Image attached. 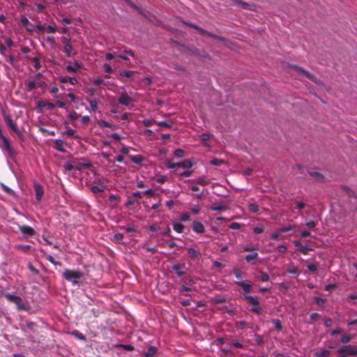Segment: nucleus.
<instances>
[{"label":"nucleus","instance_id":"f257e3e1","mask_svg":"<svg viewBox=\"0 0 357 357\" xmlns=\"http://www.w3.org/2000/svg\"><path fill=\"white\" fill-rule=\"evenodd\" d=\"M83 276V273L75 270L65 269L63 273V277L73 284H79Z\"/></svg>","mask_w":357,"mask_h":357},{"label":"nucleus","instance_id":"f03ea898","mask_svg":"<svg viewBox=\"0 0 357 357\" xmlns=\"http://www.w3.org/2000/svg\"><path fill=\"white\" fill-rule=\"evenodd\" d=\"M4 296L9 301L15 303L18 310H26V305L24 304L22 299L20 296L8 293L5 294Z\"/></svg>","mask_w":357,"mask_h":357},{"label":"nucleus","instance_id":"7ed1b4c3","mask_svg":"<svg viewBox=\"0 0 357 357\" xmlns=\"http://www.w3.org/2000/svg\"><path fill=\"white\" fill-rule=\"evenodd\" d=\"M244 299L248 300V302L252 305L250 310L252 312L259 314L261 308L259 306L258 298L257 296H252L250 295H244Z\"/></svg>","mask_w":357,"mask_h":357},{"label":"nucleus","instance_id":"20e7f679","mask_svg":"<svg viewBox=\"0 0 357 357\" xmlns=\"http://www.w3.org/2000/svg\"><path fill=\"white\" fill-rule=\"evenodd\" d=\"M192 166V164L189 160H183V161H181L180 162H177V163L169 162L167 164V167L168 169H175L177 167H182L185 169H191Z\"/></svg>","mask_w":357,"mask_h":357},{"label":"nucleus","instance_id":"39448f33","mask_svg":"<svg viewBox=\"0 0 357 357\" xmlns=\"http://www.w3.org/2000/svg\"><path fill=\"white\" fill-rule=\"evenodd\" d=\"M292 68L294 70H295L296 71H297L298 73H301L302 75H303L305 77H306L309 79L312 80V82H314L317 84L321 83L320 80L317 79L312 74H311L310 73L307 72V70L303 69L302 68L296 66H292Z\"/></svg>","mask_w":357,"mask_h":357},{"label":"nucleus","instance_id":"423d86ee","mask_svg":"<svg viewBox=\"0 0 357 357\" xmlns=\"http://www.w3.org/2000/svg\"><path fill=\"white\" fill-rule=\"evenodd\" d=\"M3 119L6 123L8 127L13 131L18 128L16 123L12 119L10 115L6 112L3 111L2 113Z\"/></svg>","mask_w":357,"mask_h":357},{"label":"nucleus","instance_id":"0eeeda50","mask_svg":"<svg viewBox=\"0 0 357 357\" xmlns=\"http://www.w3.org/2000/svg\"><path fill=\"white\" fill-rule=\"evenodd\" d=\"M185 24L189 26H190V27L196 29L201 34L207 35V36H208L210 37H212V38H215V39H217V40H220V41H221L222 43L225 42V38H221V37L218 36H215V35H213L212 33H210L207 32L206 31L202 29V28H199V27H198V26H195V25H194L192 24L185 23Z\"/></svg>","mask_w":357,"mask_h":357},{"label":"nucleus","instance_id":"6e6552de","mask_svg":"<svg viewBox=\"0 0 357 357\" xmlns=\"http://www.w3.org/2000/svg\"><path fill=\"white\" fill-rule=\"evenodd\" d=\"M118 101L122 105L128 106L132 102V100L126 92H123L119 97Z\"/></svg>","mask_w":357,"mask_h":357},{"label":"nucleus","instance_id":"1a4fd4ad","mask_svg":"<svg viewBox=\"0 0 357 357\" xmlns=\"http://www.w3.org/2000/svg\"><path fill=\"white\" fill-rule=\"evenodd\" d=\"M235 284L237 286L241 287L243 289L244 295H248V293H250L251 291L252 286L249 282H248L246 281L238 280V281H236L235 282Z\"/></svg>","mask_w":357,"mask_h":357},{"label":"nucleus","instance_id":"9d476101","mask_svg":"<svg viewBox=\"0 0 357 357\" xmlns=\"http://www.w3.org/2000/svg\"><path fill=\"white\" fill-rule=\"evenodd\" d=\"M20 23L21 25L24 27H25L26 30L29 32H33L34 29H33V24L29 21V20L26 18V17L22 15L20 17Z\"/></svg>","mask_w":357,"mask_h":357},{"label":"nucleus","instance_id":"9b49d317","mask_svg":"<svg viewBox=\"0 0 357 357\" xmlns=\"http://www.w3.org/2000/svg\"><path fill=\"white\" fill-rule=\"evenodd\" d=\"M82 68V64L77 61H75L72 64L67 65L66 66V70L69 73H77Z\"/></svg>","mask_w":357,"mask_h":357},{"label":"nucleus","instance_id":"f8f14e48","mask_svg":"<svg viewBox=\"0 0 357 357\" xmlns=\"http://www.w3.org/2000/svg\"><path fill=\"white\" fill-rule=\"evenodd\" d=\"M19 230L25 236H32L35 234L34 229L28 225L19 226Z\"/></svg>","mask_w":357,"mask_h":357},{"label":"nucleus","instance_id":"ddd939ff","mask_svg":"<svg viewBox=\"0 0 357 357\" xmlns=\"http://www.w3.org/2000/svg\"><path fill=\"white\" fill-rule=\"evenodd\" d=\"M337 352L338 354H342L343 352H347V354L350 356H355V355H357V349H352L350 345H347L342 348L338 349Z\"/></svg>","mask_w":357,"mask_h":357},{"label":"nucleus","instance_id":"4468645a","mask_svg":"<svg viewBox=\"0 0 357 357\" xmlns=\"http://www.w3.org/2000/svg\"><path fill=\"white\" fill-rule=\"evenodd\" d=\"M33 187L36 193V199L38 202H40L44 195V190L42 186L38 183H35Z\"/></svg>","mask_w":357,"mask_h":357},{"label":"nucleus","instance_id":"2eb2a0df","mask_svg":"<svg viewBox=\"0 0 357 357\" xmlns=\"http://www.w3.org/2000/svg\"><path fill=\"white\" fill-rule=\"evenodd\" d=\"M3 149L10 155L13 154V147L7 137H3L2 139Z\"/></svg>","mask_w":357,"mask_h":357},{"label":"nucleus","instance_id":"dca6fc26","mask_svg":"<svg viewBox=\"0 0 357 357\" xmlns=\"http://www.w3.org/2000/svg\"><path fill=\"white\" fill-rule=\"evenodd\" d=\"M192 229L196 233L202 234L204 231V227L201 222L195 221L192 223Z\"/></svg>","mask_w":357,"mask_h":357},{"label":"nucleus","instance_id":"f3484780","mask_svg":"<svg viewBox=\"0 0 357 357\" xmlns=\"http://www.w3.org/2000/svg\"><path fill=\"white\" fill-rule=\"evenodd\" d=\"M60 82L62 83L70 82V84L75 85L77 84V80L75 77H63L60 78Z\"/></svg>","mask_w":357,"mask_h":357},{"label":"nucleus","instance_id":"a211bd4d","mask_svg":"<svg viewBox=\"0 0 357 357\" xmlns=\"http://www.w3.org/2000/svg\"><path fill=\"white\" fill-rule=\"evenodd\" d=\"M184 229V226L180 223L175 222L173 223V229L176 231L177 233H182Z\"/></svg>","mask_w":357,"mask_h":357},{"label":"nucleus","instance_id":"6ab92c4d","mask_svg":"<svg viewBox=\"0 0 357 357\" xmlns=\"http://www.w3.org/2000/svg\"><path fill=\"white\" fill-rule=\"evenodd\" d=\"M91 166L89 163H85L83 162H75V169L81 170L84 168H89Z\"/></svg>","mask_w":357,"mask_h":357},{"label":"nucleus","instance_id":"aec40b11","mask_svg":"<svg viewBox=\"0 0 357 357\" xmlns=\"http://www.w3.org/2000/svg\"><path fill=\"white\" fill-rule=\"evenodd\" d=\"M15 248L16 250H22L24 252H27L30 248L31 245H22V244H17L15 245Z\"/></svg>","mask_w":357,"mask_h":357},{"label":"nucleus","instance_id":"412c9836","mask_svg":"<svg viewBox=\"0 0 357 357\" xmlns=\"http://www.w3.org/2000/svg\"><path fill=\"white\" fill-rule=\"evenodd\" d=\"M130 160L133 163L139 165L143 161V157L140 155H136L131 156Z\"/></svg>","mask_w":357,"mask_h":357},{"label":"nucleus","instance_id":"4be33fe9","mask_svg":"<svg viewBox=\"0 0 357 357\" xmlns=\"http://www.w3.org/2000/svg\"><path fill=\"white\" fill-rule=\"evenodd\" d=\"M157 351V349L155 347H149L147 351L145 353V356L146 357H152L153 355L155 354Z\"/></svg>","mask_w":357,"mask_h":357},{"label":"nucleus","instance_id":"5701e85b","mask_svg":"<svg viewBox=\"0 0 357 357\" xmlns=\"http://www.w3.org/2000/svg\"><path fill=\"white\" fill-rule=\"evenodd\" d=\"M36 83L33 79H30L26 83V89L28 91H32L36 88Z\"/></svg>","mask_w":357,"mask_h":357},{"label":"nucleus","instance_id":"b1692460","mask_svg":"<svg viewBox=\"0 0 357 357\" xmlns=\"http://www.w3.org/2000/svg\"><path fill=\"white\" fill-rule=\"evenodd\" d=\"M271 238L273 240H279L282 239L283 236H282V232L278 229H277L274 233H273L271 236Z\"/></svg>","mask_w":357,"mask_h":357},{"label":"nucleus","instance_id":"393cba45","mask_svg":"<svg viewBox=\"0 0 357 357\" xmlns=\"http://www.w3.org/2000/svg\"><path fill=\"white\" fill-rule=\"evenodd\" d=\"M225 209V206L222 203H217L211 207V210L213 211H222Z\"/></svg>","mask_w":357,"mask_h":357},{"label":"nucleus","instance_id":"a878e982","mask_svg":"<svg viewBox=\"0 0 357 357\" xmlns=\"http://www.w3.org/2000/svg\"><path fill=\"white\" fill-rule=\"evenodd\" d=\"M63 51L67 56H70V53L73 51V47L70 44H66L64 45Z\"/></svg>","mask_w":357,"mask_h":357},{"label":"nucleus","instance_id":"bb28decb","mask_svg":"<svg viewBox=\"0 0 357 357\" xmlns=\"http://www.w3.org/2000/svg\"><path fill=\"white\" fill-rule=\"evenodd\" d=\"M196 183L201 185H206L209 183V180L204 176L197 179Z\"/></svg>","mask_w":357,"mask_h":357},{"label":"nucleus","instance_id":"cd10ccee","mask_svg":"<svg viewBox=\"0 0 357 357\" xmlns=\"http://www.w3.org/2000/svg\"><path fill=\"white\" fill-rule=\"evenodd\" d=\"M317 357H328L330 356V351L328 350H323L315 353Z\"/></svg>","mask_w":357,"mask_h":357},{"label":"nucleus","instance_id":"c85d7f7f","mask_svg":"<svg viewBox=\"0 0 357 357\" xmlns=\"http://www.w3.org/2000/svg\"><path fill=\"white\" fill-rule=\"evenodd\" d=\"M351 340V335H349V334H344L342 336L341 339H340V342L342 343V344H347L348 342H349Z\"/></svg>","mask_w":357,"mask_h":357},{"label":"nucleus","instance_id":"c756f323","mask_svg":"<svg viewBox=\"0 0 357 357\" xmlns=\"http://www.w3.org/2000/svg\"><path fill=\"white\" fill-rule=\"evenodd\" d=\"M33 29H34V31H37L39 33H43L45 31V26L41 24L33 26Z\"/></svg>","mask_w":357,"mask_h":357},{"label":"nucleus","instance_id":"7c9ffc66","mask_svg":"<svg viewBox=\"0 0 357 357\" xmlns=\"http://www.w3.org/2000/svg\"><path fill=\"white\" fill-rule=\"evenodd\" d=\"M98 125L101 128H111L112 124L104 121V120H99L98 121Z\"/></svg>","mask_w":357,"mask_h":357},{"label":"nucleus","instance_id":"2f4dec72","mask_svg":"<svg viewBox=\"0 0 357 357\" xmlns=\"http://www.w3.org/2000/svg\"><path fill=\"white\" fill-rule=\"evenodd\" d=\"M91 190L92 192L96 194L99 192H102L104 190V188L102 187L97 186V185H93L91 187Z\"/></svg>","mask_w":357,"mask_h":357},{"label":"nucleus","instance_id":"473e14b6","mask_svg":"<svg viewBox=\"0 0 357 357\" xmlns=\"http://www.w3.org/2000/svg\"><path fill=\"white\" fill-rule=\"evenodd\" d=\"M258 257V254L257 252H254V253H252V254H249V255H247L245 257V259L248 261V262H250L251 260L254 259H256L257 257Z\"/></svg>","mask_w":357,"mask_h":357},{"label":"nucleus","instance_id":"72a5a7b5","mask_svg":"<svg viewBox=\"0 0 357 357\" xmlns=\"http://www.w3.org/2000/svg\"><path fill=\"white\" fill-rule=\"evenodd\" d=\"M307 268L310 272H316L318 268V264L314 263V264H308L307 266Z\"/></svg>","mask_w":357,"mask_h":357},{"label":"nucleus","instance_id":"f704fd0d","mask_svg":"<svg viewBox=\"0 0 357 357\" xmlns=\"http://www.w3.org/2000/svg\"><path fill=\"white\" fill-rule=\"evenodd\" d=\"M88 102L91 109L95 112L97 109V101L96 100H88Z\"/></svg>","mask_w":357,"mask_h":357},{"label":"nucleus","instance_id":"c9c22d12","mask_svg":"<svg viewBox=\"0 0 357 357\" xmlns=\"http://www.w3.org/2000/svg\"><path fill=\"white\" fill-rule=\"evenodd\" d=\"M309 173L312 176L314 177L317 180H321L323 178V176L317 172L311 171Z\"/></svg>","mask_w":357,"mask_h":357},{"label":"nucleus","instance_id":"e433bc0d","mask_svg":"<svg viewBox=\"0 0 357 357\" xmlns=\"http://www.w3.org/2000/svg\"><path fill=\"white\" fill-rule=\"evenodd\" d=\"M174 155L176 157V158H182L183 157L184 155V151L183 149H177L174 151Z\"/></svg>","mask_w":357,"mask_h":357},{"label":"nucleus","instance_id":"4c0bfd02","mask_svg":"<svg viewBox=\"0 0 357 357\" xmlns=\"http://www.w3.org/2000/svg\"><path fill=\"white\" fill-rule=\"evenodd\" d=\"M248 208L250 211L253 213H257L258 212V206L255 204H250L248 206Z\"/></svg>","mask_w":357,"mask_h":357},{"label":"nucleus","instance_id":"58836bf2","mask_svg":"<svg viewBox=\"0 0 357 357\" xmlns=\"http://www.w3.org/2000/svg\"><path fill=\"white\" fill-rule=\"evenodd\" d=\"M210 163L212 165H214V166H220L222 164L224 163V161L221 159H217V158H215L213 160H212Z\"/></svg>","mask_w":357,"mask_h":357},{"label":"nucleus","instance_id":"ea45409f","mask_svg":"<svg viewBox=\"0 0 357 357\" xmlns=\"http://www.w3.org/2000/svg\"><path fill=\"white\" fill-rule=\"evenodd\" d=\"M1 188L3 189V190L6 192L7 194L8 195H13L14 194V191L10 188L9 187L6 186V185L4 184H1Z\"/></svg>","mask_w":357,"mask_h":357},{"label":"nucleus","instance_id":"a19ab883","mask_svg":"<svg viewBox=\"0 0 357 357\" xmlns=\"http://www.w3.org/2000/svg\"><path fill=\"white\" fill-rule=\"evenodd\" d=\"M233 272L237 279L242 280V273L238 268H234Z\"/></svg>","mask_w":357,"mask_h":357},{"label":"nucleus","instance_id":"79ce46f5","mask_svg":"<svg viewBox=\"0 0 357 357\" xmlns=\"http://www.w3.org/2000/svg\"><path fill=\"white\" fill-rule=\"evenodd\" d=\"M157 125L159 126H161V127H165V128H171L172 126V124L171 123H168L165 121L157 122Z\"/></svg>","mask_w":357,"mask_h":357},{"label":"nucleus","instance_id":"37998d69","mask_svg":"<svg viewBox=\"0 0 357 357\" xmlns=\"http://www.w3.org/2000/svg\"><path fill=\"white\" fill-rule=\"evenodd\" d=\"M188 253L192 258H195L197 255L196 250L192 248H190L188 249Z\"/></svg>","mask_w":357,"mask_h":357},{"label":"nucleus","instance_id":"c03bdc74","mask_svg":"<svg viewBox=\"0 0 357 357\" xmlns=\"http://www.w3.org/2000/svg\"><path fill=\"white\" fill-rule=\"evenodd\" d=\"M260 280L262 282H267L269 280V275L264 272H260Z\"/></svg>","mask_w":357,"mask_h":357},{"label":"nucleus","instance_id":"a18cd8bd","mask_svg":"<svg viewBox=\"0 0 357 357\" xmlns=\"http://www.w3.org/2000/svg\"><path fill=\"white\" fill-rule=\"evenodd\" d=\"M272 323L273 324L274 326L278 330V331H281L282 330V326H281V323H280V321L279 319H273L272 321Z\"/></svg>","mask_w":357,"mask_h":357},{"label":"nucleus","instance_id":"49530a36","mask_svg":"<svg viewBox=\"0 0 357 357\" xmlns=\"http://www.w3.org/2000/svg\"><path fill=\"white\" fill-rule=\"evenodd\" d=\"M134 74V72L133 71H131V70H126V71H123L122 73H121V75L122 77H131Z\"/></svg>","mask_w":357,"mask_h":357},{"label":"nucleus","instance_id":"de8ad7c7","mask_svg":"<svg viewBox=\"0 0 357 357\" xmlns=\"http://www.w3.org/2000/svg\"><path fill=\"white\" fill-rule=\"evenodd\" d=\"M47 259L54 266H60L61 263L54 260V257L51 255L47 257Z\"/></svg>","mask_w":357,"mask_h":357},{"label":"nucleus","instance_id":"09e8293b","mask_svg":"<svg viewBox=\"0 0 357 357\" xmlns=\"http://www.w3.org/2000/svg\"><path fill=\"white\" fill-rule=\"evenodd\" d=\"M68 116L70 119V120L75 121V120H77L78 119L79 114L77 112H71L69 114Z\"/></svg>","mask_w":357,"mask_h":357},{"label":"nucleus","instance_id":"8fccbe9b","mask_svg":"<svg viewBox=\"0 0 357 357\" xmlns=\"http://www.w3.org/2000/svg\"><path fill=\"white\" fill-rule=\"evenodd\" d=\"M253 231L257 234L262 233L264 231V226L260 225L255 227L253 229Z\"/></svg>","mask_w":357,"mask_h":357},{"label":"nucleus","instance_id":"3c124183","mask_svg":"<svg viewBox=\"0 0 357 357\" xmlns=\"http://www.w3.org/2000/svg\"><path fill=\"white\" fill-rule=\"evenodd\" d=\"M13 132L17 135V137L22 142H23L24 140V137L19 128L14 130Z\"/></svg>","mask_w":357,"mask_h":357},{"label":"nucleus","instance_id":"603ef678","mask_svg":"<svg viewBox=\"0 0 357 357\" xmlns=\"http://www.w3.org/2000/svg\"><path fill=\"white\" fill-rule=\"evenodd\" d=\"M66 169L68 171H71L75 169V162H73L71 163H67L66 165Z\"/></svg>","mask_w":357,"mask_h":357},{"label":"nucleus","instance_id":"864d4df0","mask_svg":"<svg viewBox=\"0 0 357 357\" xmlns=\"http://www.w3.org/2000/svg\"><path fill=\"white\" fill-rule=\"evenodd\" d=\"M199 138L203 142H206L207 140L209 139L210 138V135L207 132H205V133H202L200 136H199Z\"/></svg>","mask_w":357,"mask_h":357},{"label":"nucleus","instance_id":"5fc2aeb1","mask_svg":"<svg viewBox=\"0 0 357 357\" xmlns=\"http://www.w3.org/2000/svg\"><path fill=\"white\" fill-rule=\"evenodd\" d=\"M312 249L307 246L301 247L299 248V250L303 254V255H307L308 252L311 250Z\"/></svg>","mask_w":357,"mask_h":357},{"label":"nucleus","instance_id":"6e6d98bb","mask_svg":"<svg viewBox=\"0 0 357 357\" xmlns=\"http://www.w3.org/2000/svg\"><path fill=\"white\" fill-rule=\"evenodd\" d=\"M287 273L289 274H298L299 271H298V268L292 267V268L287 269Z\"/></svg>","mask_w":357,"mask_h":357},{"label":"nucleus","instance_id":"4d7b16f0","mask_svg":"<svg viewBox=\"0 0 357 357\" xmlns=\"http://www.w3.org/2000/svg\"><path fill=\"white\" fill-rule=\"evenodd\" d=\"M71 38L69 36H63L61 38V41L64 44H70Z\"/></svg>","mask_w":357,"mask_h":357},{"label":"nucleus","instance_id":"13d9d810","mask_svg":"<svg viewBox=\"0 0 357 357\" xmlns=\"http://www.w3.org/2000/svg\"><path fill=\"white\" fill-rule=\"evenodd\" d=\"M153 123L154 121L151 119H144L142 121V123L146 127L151 126Z\"/></svg>","mask_w":357,"mask_h":357},{"label":"nucleus","instance_id":"bf43d9fd","mask_svg":"<svg viewBox=\"0 0 357 357\" xmlns=\"http://www.w3.org/2000/svg\"><path fill=\"white\" fill-rule=\"evenodd\" d=\"M36 8H37V11L38 13H43L46 7L45 5H43L42 3H37Z\"/></svg>","mask_w":357,"mask_h":357},{"label":"nucleus","instance_id":"052dcab7","mask_svg":"<svg viewBox=\"0 0 357 357\" xmlns=\"http://www.w3.org/2000/svg\"><path fill=\"white\" fill-rule=\"evenodd\" d=\"M103 68H104V70L107 73H110L112 72V68L109 64L105 63L103 65Z\"/></svg>","mask_w":357,"mask_h":357},{"label":"nucleus","instance_id":"680f3d73","mask_svg":"<svg viewBox=\"0 0 357 357\" xmlns=\"http://www.w3.org/2000/svg\"><path fill=\"white\" fill-rule=\"evenodd\" d=\"M241 225L238 222H233L229 225V228L231 229H239Z\"/></svg>","mask_w":357,"mask_h":357},{"label":"nucleus","instance_id":"e2e57ef3","mask_svg":"<svg viewBox=\"0 0 357 357\" xmlns=\"http://www.w3.org/2000/svg\"><path fill=\"white\" fill-rule=\"evenodd\" d=\"M173 270L176 272V273L178 276H181L183 275V272L180 270L179 267L178 266H174Z\"/></svg>","mask_w":357,"mask_h":357},{"label":"nucleus","instance_id":"0e129e2a","mask_svg":"<svg viewBox=\"0 0 357 357\" xmlns=\"http://www.w3.org/2000/svg\"><path fill=\"white\" fill-rule=\"evenodd\" d=\"M46 29H47V31L49 32V33H54L56 32V28L52 25H48L47 27H46Z\"/></svg>","mask_w":357,"mask_h":357},{"label":"nucleus","instance_id":"69168bd1","mask_svg":"<svg viewBox=\"0 0 357 357\" xmlns=\"http://www.w3.org/2000/svg\"><path fill=\"white\" fill-rule=\"evenodd\" d=\"M192 171L190 170V169H186V171H185V172H183V173L181 174V176H185V177H188V176H190L192 174Z\"/></svg>","mask_w":357,"mask_h":357},{"label":"nucleus","instance_id":"338daca9","mask_svg":"<svg viewBox=\"0 0 357 357\" xmlns=\"http://www.w3.org/2000/svg\"><path fill=\"white\" fill-rule=\"evenodd\" d=\"M33 61L34 62V65H33L34 68L37 70L39 69L40 68V63H39L38 59L34 57L33 59Z\"/></svg>","mask_w":357,"mask_h":357},{"label":"nucleus","instance_id":"774afa93","mask_svg":"<svg viewBox=\"0 0 357 357\" xmlns=\"http://www.w3.org/2000/svg\"><path fill=\"white\" fill-rule=\"evenodd\" d=\"M190 219V215L188 213H182L181 215V220L182 221H188Z\"/></svg>","mask_w":357,"mask_h":357}]
</instances>
